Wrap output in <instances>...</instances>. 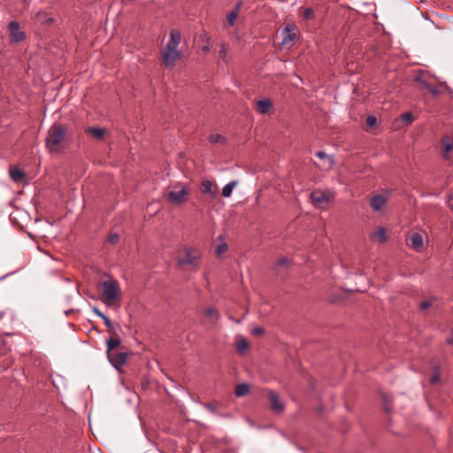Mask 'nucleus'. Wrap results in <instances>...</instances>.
I'll list each match as a JSON object with an SVG mask.
<instances>
[{"label": "nucleus", "mask_w": 453, "mask_h": 453, "mask_svg": "<svg viewBox=\"0 0 453 453\" xmlns=\"http://www.w3.org/2000/svg\"><path fill=\"white\" fill-rule=\"evenodd\" d=\"M201 191L203 194L209 195L211 197H215L216 194L212 190V182L209 180H203L201 183Z\"/></svg>", "instance_id": "21"}, {"label": "nucleus", "mask_w": 453, "mask_h": 453, "mask_svg": "<svg viewBox=\"0 0 453 453\" xmlns=\"http://www.w3.org/2000/svg\"><path fill=\"white\" fill-rule=\"evenodd\" d=\"M431 305H432V301L426 300V301H423L420 303L419 307L421 310H426V309L429 308Z\"/></svg>", "instance_id": "34"}, {"label": "nucleus", "mask_w": 453, "mask_h": 453, "mask_svg": "<svg viewBox=\"0 0 453 453\" xmlns=\"http://www.w3.org/2000/svg\"><path fill=\"white\" fill-rule=\"evenodd\" d=\"M242 2H238L232 12H236V13L239 15V13L241 12V9H242Z\"/></svg>", "instance_id": "39"}, {"label": "nucleus", "mask_w": 453, "mask_h": 453, "mask_svg": "<svg viewBox=\"0 0 453 453\" xmlns=\"http://www.w3.org/2000/svg\"><path fill=\"white\" fill-rule=\"evenodd\" d=\"M237 184H238L237 180H233V181L227 183L226 185H225L222 189V196L224 197H229L232 195V192Z\"/></svg>", "instance_id": "22"}, {"label": "nucleus", "mask_w": 453, "mask_h": 453, "mask_svg": "<svg viewBox=\"0 0 453 453\" xmlns=\"http://www.w3.org/2000/svg\"><path fill=\"white\" fill-rule=\"evenodd\" d=\"M8 29L11 42H19L25 38V33L17 21H11Z\"/></svg>", "instance_id": "10"}, {"label": "nucleus", "mask_w": 453, "mask_h": 453, "mask_svg": "<svg viewBox=\"0 0 453 453\" xmlns=\"http://www.w3.org/2000/svg\"><path fill=\"white\" fill-rule=\"evenodd\" d=\"M263 332H264V329L260 326L254 327L251 331L252 334L256 335V336L262 334Z\"/></svg>", "instance_id": "36"}, {"label": "nucleus", "mask_w": 453, "mask_h": 453, "mask_svg": "<svg viewBox=\"0 0 453 453\" xmlns=\"http://www.w3.org/2000/svg\"><path fill=\"white\" fill-rule=\"evenodd\" d=\"M248 347H249V344H248L247 341L243 338L239 339L236 342V349L240 353L244 352L248 349Z\"/></svg>", "instance_id": "26"}, {"label": "nucleus", "mask_w": 453, "mask_h": 453, "mask_svg": "<svg viewBox=\"0 0 453 453\" xmlns=\"http://www.w3.org/2000/svg\"><path fill=\"white\" fill-rule=\"evenodd\" d=\"M121 343V341L119 339V337L117 335V334L115 335H111L108 340H107V352H111V351H114V349L116 348H118Z\"/></svg>", "instance_id": "20"}, {"label": "nucleus", "mask_w": 453, "mask_h": 453, "mask_svg": "<svg viewBox=\"0 0 453 453\" xmlns=\"http://www.w3.org/2000/svg\"><path fill=\"white\" fill-rule=\"evenodd\" d=\"M299 34H300L299 29L295 24H293V23L286 24L280 32V35H281L280 44L286 48L291 47L293 45L294 42L298 38Z\"/></svg>", "instance_id": "5"}, {"label": "nucleus", "mask_w": 453, "mask_h": 453, "mask_svg": "<svg viewBox=\"0 0 453 453\" xmlns=\"http://www.w3.org/2000/svg\"><path fill=\"white\" fill-rule=\"evenodd\" d=\"M180 42V34L177 30H171L170 39L166 44L165 51L162 57H180L177 50L178 45Z\"/></svg>", "instance_id": "7"}, {"label": "nucleus", "mask_w": 453, "mask_h": 453, "mask_svg": "<svg viewBox=\"0 0 453 453\" xmlns=\"http://www.w3.org/2000/svg\"><path fill=\"white\" fill-rule=\"evenodd\" d=\"M267 396L270 401V408L274 411H281L284 409V405L280 401L279 395L273 391L268 390Z\"/></svg>", "instance_id": "12"}, {"label": "nucleus", "mask_w": 453, "mask_h": 453, "mask_svg": "<svg viewBox=\"0 0 453 453\" xmlns=\"http://www.w3.org/2000/svg\"><path fill=\"white\" fill-rule=\"evenodd\" d=\"M249 386L246 383H242L236 386L234 393L237 396H244L249 393Z\"/></svg>", "instance_id": "25"}, {"label": "nucleus", "mask_w": 453, "mask_h": 453, "mask_svg": "<svg viewBox=\"0 0 453 453\" xmlns=\"http://www.w3.org/2000/svg\"><path fill=\"white\" fill-rule=\"evenodd\" d=\"M289 263V260L286 257H281L280 259H279V261L277 262V265H276V268H280V266L282 265H288Z\"/></svg>", "instance_id": "35"}, {"label": "nucleus", "mask_w": 453, "mask_h": 453, "mask_svg": "<svg viewBox=\"0 0 453 453\" xmlns=\"http://www.w3.org/2000/svg\"><path fill=\"white\" fill-rule=\"evenodd\" d=\"M226 53V48L224 44H221L220 49H219V54L224 55Z\"/></svg>", "instance_id": "41"}, {"label": "nucleus", "mask_w": 453, "mask_h": 453, "mask_svg": "<svg viewBox=\"0 0 453 453\" xmlns=\"http://www.w3.org/2000/svg\"><path fill=\"white\" fill-rule=\"evenodd\" d=\"M35 22H39L45 27H50L54 22V19L48 17V14L42 11L38 12L35 15Z\"/></svg>", "instance_id": "17"}, {"label": "nucleus", "mask_w": 453, "mask_h": 453, "mask_svg": "<svg viewBox=\"0 0 453 453\" xmlns=\"http://www.w3.org/2000/svg\"><path fill=\"white\" fill-rule=\"evenodd\" d=\"M448 205L453 210V191L448 196Z\"/></svg>", "instance_id": "38"}, {"label": "nucleus", "mask_w": 453, "mask_h": 453, "mask_svg": "<svg viewBox=\"0 0 453 453\" xmlns=\"http://www.w3.org/2000/svg\"><path fill=\"white\" fill-rule=\"evenodd\" d=\"M102 288V302L107 306H112L120 298V288L117 280L110 279L100 284Z\"/></svg>", "instance_id": "2"}, {"label": "nucleus", "mask_w": 453, "mask_h": 453, "mask_svg": "<svg viewBox=\"0 0 453 453\" xmlns=\"http://www.w3.org/2000/svg\"><path fill=\"white\" fill-rule=\"evenodd\" d=\"M376 122H377V119L375 116H373V115L367 116V118H366L367 126L373 127L376 125Z\"/></svg>", "instance_id": "32"}, {"label": "nucleus", "mask_w": 453, "mask_h": 453, "mask_svg": "<svg viewBox=\"0 0 453 453\" xmlns=\"http://www.w3.org/2000/svg\"><path fill=\"white\" fill-rule=\"evenodd\" d=\"M205 315L212 321L216 322L219 319V312L215 308L210 307L205 311Z\"/></svg>", "instance_id": "24"}, {"label": "nucleus", "mask_w": 453, "mask_h": 453, "mask_svg": "<svg viewBox=\"0 0 453 453\" xmlns=\"http://www.w3.org/2000/svg\"><path fill=\"white\" fill-rule=\"evenodd\" d=\"M183 251L184 255L178 258V265L197 270L200 265V251L193 247H185Z\"/></svg>", "instance_id": "3"}, {"label": "nucleus", "mask_w": 453, "mask_h": 453, "mask_svg": "<svg viewBox=\"0 0 453 453\" xmlns=\"http://www.w3.org/2000/svg\"><path fill=\"white\" fill-rule=\"evenodd\" d=\"M188 194L189 191L185 185L177 183L168 192L167 198L173 203L180 204L187 201Z\"/></svg>", "instance_id": "6"}, {"label": "nucleus", "mask_w": 453, "mask_h": 453, "mask_svg": "<svg viewBox=\"0 0 453 453\" xmlns=\"http://www.w3.org/2000/svg\"><path fill=\"white\" fill-rule=\"evenodd\" d=\"M237 17H238V14L236 13V12H232L231 11L226 15V24H227V26L228 27H234Z\"/></svg>", "instance_id": "28"}, {"label": "nucleus", "mask_w": 453, "mask_h": 453, "mask_svg": "<svg viewBox=\"0 0 453 453\" xmlns=\"http://www.w3.org/2000/svg\"><path fill=\"white\" fill-rule=\"evenodd\" d=\"M399 120L404 122L406 125H410L413 122L414 117L411 112H404L400 116Z\"/></svg>", "instance_id": "27"}, {"label": "nucleus", "mask_w": 453, "mask_h": 453, "mask_svg": "<svg viewBox=\"0 0 453 453\" xmlns=\"http://www.w3.org/2000/svg\"><path fill=\"white\" fill-rule=\"evenodd\" d=\"M107 357L110 361V363L118 370L122 367L127 359V353L125 351L120 352H107Z\"/></svg>", "instance_id": "9"}, {"label": "nucleus", "mask_w": 453, "mask_h": 453, "mask_svg": "<svg viewBox=\"0 0 453 453\" xmlns=\"http://www.w3.org/2000/svg\"><path fill=\"white\" fill-rule=\"evenodd\" d=\"M410 246L415 250H419L423 248V237L419 233H412L408 237Z\"/></svg>", "instance_id": "14"}, {"label": "nucleus", "mask_w": 453, "mask_h": 453, "mask_svg": "<svg viewBox=\"0 0 453 453\" xmlns=\"http://www.w3.org/2000/svg\"><path fill=\"white\" fill-rule=\"evenodd\" d=\"M387 231L384 227H379L373 234L371 235V239L375 242H379L380 243L385 242L387 241Z\"/></svg>", "instance_id": "19"}, {"label": "nucleus", "mask_w": 453, "mask_h": 453, "mask_svg": "<svg viewBox=\"0 0 453 453\" xmlns=\"http://www.w3.org/2000/svg\"><path fill=\"white\" fill-rule=\"evenodd\" d=\"M203 50L204 53H208L209 52V50H208L207 46H203Z\"/></svg>", "instance_id": "44"}, {"label": "nucleus", "mask_w": 453, "mask_h": 453, "mask_svg": "<svg viewBox=\"0 0 453 453\" xmlns=\"http://www.w3.org/2000/svg\"><path fill=\"white\" fill-rule=\"evenodd\" d=\"M227 248H228V246L226 243H221V244L218 245V247L216 249L217 256H220L223 253H225L227 250Z\"/></svg>", "instance_id": "31"}, {"label": "nucleus", "mask_w": 453, "mask_h": 453, "mask_svg": "<svg viewBox=\"0 0 453 453\" xmlns=\"http://www.w3.org/2000/svg\"><path fill=\"white\" fill-rule=\"evenodd\" d=\"M209 141L211 143H223L225 142V137L219 134H212L210 135Z\"/></svg>", "instance_id": "29"}, {"label": "nucleus", "mask_w": 453, "mask_h": 453, "mask_svg": "<svg viewBox=\"0 0 453 453\" xmlns=\"http://www.w3.org/2000/svg\"><path fill=\"white\" fill-rule=\"evenodd\" d=\"M273 107V103L269 98H264L256 102V110L261 114L268 113Z\"/></svg>", "instance_id": "15"}, {"label": "nucleus", "mask_w": 453, "mask_h": 453, "mask_svg": "<svg viewBox=\"0 0 453 453\" xmlns=\"http://www.w3.org/2000/svg\"><path fill=\"white\" fill-rule=\"evenodd\" d=\"M87 132L96 139H102L105 134V129L99 127H88Z\"/></svg>", "instance_id": "23"}, {"label": "nucleus", "mask_w": 453, "mask_h": 453, "mask_svg": "<svg viewBox=\"0 0 453 453\" xmlns=\"http://www.w3.org/2000/svg\"><path fill=\"white\" fill-rule=\"evenodd\" d=\"M310 196L313 205L321 208L334 197V193L330 190L317 189L311 192Z\"/></svg>", "instance_id": "8"}, {"label": "nucleus", "mask_w": 453, "mask_h": 453, "mask_svg": "<svg viewBox=\"0 0 453 453\" xmlns=\"http://www.w3.org/2000/svg\"><path fill=\"white\" fill-rule=\"evenodd\" d=\"M387 198L382 195L373 196L370 199V205L374 211H380L386 204Z\"/></svg>", "instance_id": "13"}, {"label": "nucleus", "mask_w": 453, "mask_h": 453, "mask_svg": "<svg viewBox=\"0 0 453 453\" xmlns=\"http://www.w3.org/2000/svg\"><path fill=\"white\" fill-rule=\"evenodd\" d=\"M163 59H164V65L165 66H171V65H173L174 60L176 58H163Z\"/></svg>", "instance_id": "37"}, {"label": "nucleus", "mask_w": 453, "mask_h": 453, "mask_svg": "<svg viewBox=\"0 0 453 453\" xmlns=\"http://www.w3.org/2000/svg\"><path fill=\"white\" fill-rule=\"evenodd\" d=\"M430 74L423 69H418L415 72L413 81L419 85L420 88L428 90L433 96L440 94L438 88L433 85L430 81Z\"/></svg>", "instance_id": "4"}, {"label": "nucleus", "mask_w": 453, "mask_h": 453, "mask_svg": "<svg viewBox=\"0 0 453 453\" xmlns=\"http://www.w3.org/2000/svg\"><path fill=\"white\" fill-rule=\"evenodd\" d=\"M119 240V236L118 234H111L110 236H109V242L111 243V244H116Z\"/></svg>", "instance_id": "33"}, {"label": "nucleus", "mask_w": 453, "mask_h": 453, "mask_svg": "<svg viewBox=\"0 0 453 453\" xmlns=\"http://www.w3.org/2000/svg\"><path fill=\"white\" fill-rule=\"evenodd\" d=\"M439 380H440L439 375L438 374H434L431 377L430 381H431L432 384H435V383H437L439 381Z\"/></svg>", "instance_id": "40"}, {"label": "nucleus", "mask_w": 453, "mask_h": 453, "mask_svg": "<svg viewBox=\"0 0 453 453\" xmlns=\"http://www.w3.org/2000/svg\"><path fill=\"white\" fill-rule=\"evenodd\" d=\"M66 128L58 123L53 124L45 140V145L49 152L58 153L61 150V144L66 136Z\"/></svg>", "instance_id": "1"}, {"label": "nucleus", "mask_w": 453, "mask_h": 453, "mask_svg": "<svg viewBox=\"0 0 453 453\" xmlns=\"http://www.w3.org/2000/svg\"><path fill=\"white\" fill-rule=\"evenodd\" d=\"M447 342H448L449 344L453 345V338L448 339V340H447Z\"/></svg>", "instance_id": "45"}, {"label": "nucleus", "mask_w": 453, "mask_h": 453, "mask_svg": "<svg viewBox=\"0 0 453 453\" xmlns=\"http://www.w3.org/2000/svg\"><path fill=\"white\" fill-rule=\"evenodd\" d=\"M9 173L11 179L17 183L22 182L25 179L24 172L16 166H11L9 169Z\"/></svg>", "instance_id": "18"}, {"label": "nucleus", "mask_w": 453, "mask_h": 453, "mask_svg": "<svg viewBox=\"0 0 453 453\" xmlns=\"http://www.w3.org/2000/svg\"><path fill=\"white\" fill-rule=\"evenodd\" d=\"M207 409L212 412H215V408L212 404H207Z\"/></svg>", "instance_id": "43"}, {"label": "nucleus", "mask_w": 453, "mask_h": 453, "mask_svg": "<svg viewBox=\"0 0 453 453\" xmlns=\"http://www.w3.org/2000/svg\"><path fill=\"white\" fill-rule=\"evenodd\" d=\"M317 157H319V158H324L326 157V154L324 152V151H318L316 153Z\"/></svg>", "instance_id": "42"}, {"label": "nucleus", "mask_w": 453, "mask_h": 453, "mask_svg": "<svg viewBox=\"0 0 453 453\" xmlns=\"http://www.w3.org/2000/svg\"><path fill=\"white\" fill-rule=\"evenodd\" d=\"M93 312L99 318H101L103 320H104V325L106 326L107 327V330L108 332L111 334V335H115L116 334V332L114 330V326L111 323V321L110 320V319L104 315L98 308L96 307H94L92 309Z\"/></svg>", "instance_id": "16"}, {"label": "nucleus", "mask_w": 453, "mask_h": 453, "mask_svg": "<svg viewBox=\"0 0 453 453\" xmlns=\"http://www.w3.org/2000/svg\"><path fill=\"white\" fill-rule=\"evenodd\" d=\"M441 152L444 159L450 160L453 157V138L443 136L441 141Z\"/></svg>", "instance_id": "11"}, {"label": "nucleus", "mask_w": 453, "mask_h": 453, "mask_svg": "<svg viewBox=\"0 0 453 453\" xmlns=\"http://www.w3.org/2000/svg\"><path fill=\"white\" fill-rule=\"evenodd\" d=\"M303 16L306 19H312L314 18V12L313 9L311 7L305 8L303 10Z\"/></svg>", "instance_id": "30"}]
</instances>
